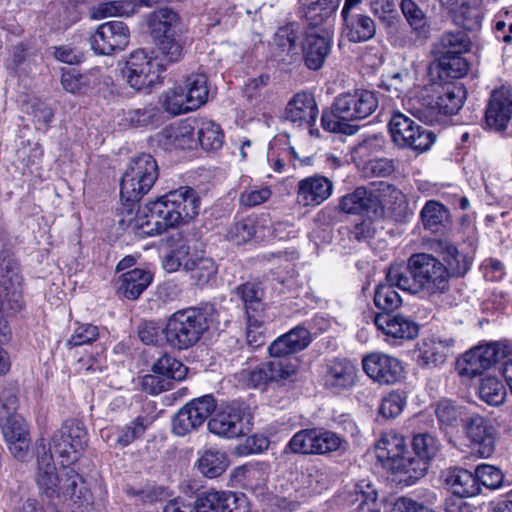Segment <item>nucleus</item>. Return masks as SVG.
<instances>
[{"instance_id":"1","label":"nucleus","mask_w":512,"mask_h":512,"mask_svg":"<svg viewBox=\"0 0 512 512\" xmlns=\"http://www.w3.org/2000/svg\"><path fill=\"white\" fill-rule=\"evenodd\" d=\"M429 250L446 262L429 253H414L407 261V272L399 267L388 270V279L396 283L398 288L424 298H434L446 294L450 290V279L463 276L469 270V261L457 247L447 239H431Z\"/></svg>"},{"instance_id":"2","label":"nucleus","mask_w":512,"mask_h":512,"mask_svg":"<svg viewBox=\"0 0 512 512\" xmlns=\"http://www.w3.org/2000/svg\"><path fill=\"white\" fill-rule=\"evenodd\" d=\"M38 456L37 484L42 496L51 502L67 505L72 512H88L93 496L82 477L70 465L56 471L51 453Z\"/></svg>"},{"instance_id":"3","label":"nucleus","mask_w":512,"mask_h":512,"mask_svg":"<svg viewBox=\"0 0 512 512\" xmlns=\"http://www.w3.org/2000/svg\"><path fill=\"white\" fill-rule=\"evenodd\" d=\"M379 105L377 93L366 89H355L337 96L330 111H324L321 125L324 130L346 135L355 134L359 126L351 121L362 120L372 115Z\"/></svg>"},{"instance_id":"4","label":"nucleus","mask_w":512,"mask_h":512,"mask_svg":"<svg viewBox=\"0 0 512 512\" xmlns=\"http://www.w3.org/2000/svg\"><path fill=\"white\" fill-rule=\"evenodd\" d=\"M209 328L207 315L199 308H187L174 312L162 329L164 340L172 348L186 350L194 346Z\"/></svg>"},{"instance_id":"5","label":"nucleus","mask_w":512,"mask_h":512,"mask_svg":"<svg viewBox=\"0 0 512 512\" xmlns=\"http://www.w3.org/2000/svg\"><path fill=\"white\" fill-rule=\"evenodd\" d=\"M510 353L511 348L507 343H481L457 358L456 371L461 377L472 379L509 357Z\"/></svg>"},{"instance_id":"6","label":"nucleus","mask_w":512,"mask_h":512,"mask_svg":"<svg viewBox=\"0 0 512 512\" xmlns=\"http://www.w3.org/2000/svg\"><path fill=\"white\" fill-rule=\"evenodd\" d=\"M392 141L401 148H408L415 152H426L436 141V134L413 119L394 110L388 123Z\"/></svg>"},{"instance_id":"7","label":"nucleus","mask_w":512,"mask_h":512,"mask_svg":"<svg viewBox=\"0 0 512 512\" xmlns=\"http://www.w3.org/2000/svg\"><path fill=\"white\" fill-rule=\"evenodd\" d=\"M297 369V359L271 360L252 369L242 370L239 379L250 388L265 390L274 384H284L296 374Z\"/></svg>"},{"instance_id":"8","label":"nucleus","mask_w":512,"mask_h":512,"mask_svg":"<svg viewBox=\"0 0 512 512\" xmlns=\"http://www.w3.org/2000/svg\"><path fill=\"white\" fill-rule=\"evenodd\" d=\"M86 444L87 432L77 420L66 421L51 439V447L61 459L62 465L76 463Z\"/></svg>"},{"instance_id":"9","label":"nucleus","mask_w":512,"mask_h":512,"mask_svg":"<svg viewBox=\"0 0 512 512\" xmlns=\"http://www.w3.org/2000/svg\"><path fill=\"white\" fill-rule=\"evenodd\" d=\"M252 416L243 404L226 405L208 422L211 433L225 438H236L251 428Z\"/></svg>"},{"instance_id":"10","label":"nucleus","mask_w":512,"mask_h":512,"mask_svg":"<svg viewBox=\"0 0 512 512\" xmlns=\"http://www.w3.org/2000/svg\"><path fill=\"white\" fill-rule=\"evenodd\" d=\"M130 87L142 90L160 83L161 65L158 60L150 58L143 50L131 53L122 70Z\"/></svg>"},{"instance_id":"11","label":"nucleus","mask_w":512,"mask_h":512,"mask_svg":"<svg viewBox=\"0 0 512 512\" xmlns=\"http://www.w3.org/2000/svg\"><path fill=\"white\" fill-rule=\"evenodd\" d=\"M158 178V166L150 154L133 158L120 180V192H149Z\"/></svg>"},{"instance_id":"12","label":"nucleus","mask_w":512,"mask_h":512,"mask_svg":"<svg viewBox=\"0 0 512 512\" xmlns=\"http://www.w3.org/2000/svg\"><path fill=\"white\" fill-rule=\"evenodd\" d=\"M215 409L216 401L212 395L193 399L173 417L172 432L177 436L189 434L202 426Z\"/></svg>"},{"instance_id":"13","label":"nucleus","mask_w":512,"mask_h":512,"mask_svg":"<svg viewBox=\"0 0 512 512\" xmlns=\"http://www.w3.org/2000/svg\"><path fill=\"white\" fill-rule=\"evenodd\" d=\"M130 42V29L122 21L100 24L90 37L92 50L99 55H111L124 50Z\"/></svg>"},{"instance_id":"14","label":"nucleus","mask_w":512,"mask_h":512,"mask_svg":"<svg viewBox=\"0 0 512 512\" xmlns=\"http://www.w3.org/2000/svg\"><path fill=\"white\" fill-rule=\"evenodd\" d=\"M332 34L328 28L307 29L301 41L302 59L309 70L321 69L331 51Z\"/></svg>"},{"instance_id":"15","label":"nucleus","mask_w":512,"mask_h":512,"mask_svg":"<svg viewBox=\"0 0 512 512\" xmlns=\"http://www.w3.org/2000/svg\"><path fill=\"white\" fill-rule=\"evenodd\" d=\"M154 374L144 377V386L150 387L153 394L171 388V380L181 381L186 377L187 367L176 358L164 354L152 366Z\"/></svg>"},{"instance_id":"16","label":"nucleus","mask_w":512,"mask_h":512,"mask_svg":"<svg viewBox=\"0 0 512 512\" xmlns=\"http://www.w3.org/2000/svg\"><path fill=\"white\" fill-rule=\"evenodd\" d=\"M362 368L369 378L379 384L391 385L400 381L404 368L393 356L383 353H371L362 360Z\"/></svg>"},{"instance_id":"17","label":"nucleus","mask_w":512,"mask_h":512,"mask_svg":"<svg viewBox=\"0 0 512 512\" xmlns=\"http://www.w3.org/2000/svg\"><path fill=\"white\" fill-rule=\"evenodd\" d=\"M319 114L314 96L307 92H300L293 96L285 109V118L297 127L309 128L311 135H318L313 127Z\"/></svg>"},{"instance_id":"18","label":"nucleus","mask_w":512,"mask_h":512,"mask_svg":"<svg viewBox=\"0 0 512 512\" xmlns=\"http://www.w3.org/2000/svg\"><path fill=\"white\" fill-rule=\"evenodd\" d=\"M512 116V90L501 87L492 92L485 111L486 125L497 132L507 128Z\"/></svg>"},{"instance_id":"19","label":"nucleus","mask_w":512,"mask_h":512,"mask_svg":"<svg viewBox=\"0 0 512 512\" xmlns=\"http://www.w3.org/2000/svg\"><path fill=\"white\" fill-rule=\"evenodd\" d=\"M465 432L471 448L481 458L490 457L495 449L493 427L478 414L471 415L465 422Z\"/></svg>"},{"instance_id":"20","label":"nucleus","mask_w":512,"mask_h":512,"mask_svg":"<svg viewBox=\"0 0 512 512\" xmlns=\"http://www.w3.org/2000/svg\"><path fill=\"white\" fill-rule=\"evenodd\" d=\"M146 24L153 40L183 35V21L179 13L169 7H162L149 13Z\"/></svg>"},{"instance_id":"21","label":"nucleus","mask_w":512,"mask_h":512,"mask_svg":"<svg viewBox=\"0 0 512 512\" xmlns=\"http://www.w3.org/2000/svg\"><path fill=\"white\" fill-rule=\"evenodd\" d=\"M311 342V333L304 326H296L289 332L276 338L268 347V353L273 360L291 359L289 356L296 354Z\"/></svg>"},{"instance_id":"22","label":"nucleus","mask_w":512,"mask_h":512,"mask_svg":"<svg viewBox=\"0 0 512 512\" xmlns=\"http://www.w3.org/2000/svg\"><path fill=\"white\" fill-rule=\"evenodd\" d=\"M2 434L13 456L23 460L28 454L30 437L27 424L21 415L1 420Z\"/></svg>"},{"instance_id":"23","label":"nucleus","mask_w":512,"mask_h":512,"mask_svg":"<svg viewBox=\"0 0 512 512\" xmlns=\"http://www.w3.org/2000/svg\"><path fill=\"white\" fill-rule=\"evenodd\" d=\"M160 199L167 205V211H162V215L174 225L188 222L200 210V200L196 194H163Z\"/></svg>"},{"instance_id":"24","label":"nucleus","mask_w":512,"mask_h":512,"mask_svg":"<svg viewBox=\"0 0 512 512\" xmlns=\"http://www.w3.org/2000/svg\"><path fill=\"white\" fill-rule=\"evenodd\" d=\"M157 142L164 150L168 151L196 148L195 120L182 121L164 128L157 134Z\"/></svg>"},{"instance_id":"25","label":"nucleus","mask_w":512,"mask_h":512,"mask_svg":"<svg viewBox=\"0 0 512 512\" xmlns=\"http://www.w3.org/2000/svg\"><path fill=\"white\" fill-rule=\"evenodd\" d=\"M453 345V339H422L415 349L416 362L423 368L439 367L446 362Z\"/></svg>"},{"instance_id":"26","label":"nucleus","mask_w":512,"mask_h":512,"mask_svg":"<svg viewBox=\"0 0 512 512\" xmlns=\"http://www.w3.org/2000/svg\"><path fill=\"white\" fill-rule=\"evenodd\" d=\"M148 426L149 420L146 417L138 416L124 426L106 427L101 429L100 436L108 446L113 448H123L141 437Z\"/></svg>"},{"instance_id":"27","label":"nucleus","mask_w":512,"mask_h":512,"mask_svg":"<svg viewBox=\"0 0 512 512\" xmlns=\"http://www.w3.org/2000/svg\"><path fill=\"white\" fill-rule=\"evenodd\" d=\"M374 324L385 335L395 339H414L418 336V325L403 315L379 313L374 318Z\"/></svg>"},{"instance_id":"28","label":"nucleus","mask_w":512,"mask_h":512,"mask_svg":"<svg viewBox=\"0 0 512 512\" xmlns=\"http://www.w3.org/2000/svg\"><path fill=\"white\" fill-rule=\"evenodd\" d=\"M357 378L356 366L347 359H334L326 366L324 384L327 388L340 391L352 387Z\"/></svg>"},{"instance_id":"29","label":"nucleus","mask_w":512,"mask_h":512,"mask_svg":"<svg viewBox=\"0 0 512 512\" xmlns=\"http://www.w3.org/2000/svg\"><path fill=\"white\" fill-rule=\"evenodd\" d=\"M0 279L8 293L19 295L22 290L23 277L20 265L12 251L3 248L0 251Z\"/></svg>"},{"instance_id":"30","label":"nucleus","mask_w":512,"mask_h":512,"mask_svg":"<svg viewBox=\"0 0 512 512\" xmlns=\"http://www.w3.org/2000/svg\"><path fill=\"white\" fill-rule=\"evenodd\" d=\"M343 18L342 33L351 42H365L376 33L374 20L364 14L341 15Z\"/></svg>"},{"instance_id":"31","label":"nucleus","mask_w":512,"mask_h":512,"mask_svg":"<svg viewBox=\"0 0 512 512\" xmlns=\"http://www.w3.org/2000/svg\"><path fill=\"white\" fill-rule=\"evenodd\" d=\"M150 214L144 222L138 227V235L155 236L164 233L169 227H173L174 223H170L168 218L162 215V211H167V205L161 201L160 197L148 204Z\"/></svg>"},{"instance_id":"32","label":"nucleus","mask_w":512,"mask_h":512,"mask_svg":"<svg viewBox=\"0 0 512 512\" xmlns=\"http://www.w3.org/2000/svg\"><path fill=\"white\" fill-rule=\"evenodd\" d=\"M119 294L127 299H137L152 281V274L144 269L135 268L120 277Z\"/></svg>"},{"instance_id":"33","label":"nucleus","mask_w":512,"mask_h":512,"mask_svg":"<svg viewBox=\"0 0 512 512\" xmlns=\"http://www.w3.org/2000/svg\"><path fill=\"white\" fill-rule=\"evenodd\" d=\"M340 205L346 213L365 214L369 218L382 213L380 201L375 194H345Z\"/></svg>"},{"instance_id":"34","label":"nucleus","mask_w":512,"mask_h":512,"mask_svg":"<svg viewBox=\"0 0 512 512\" xmlns=\"http://www.w3.org/2000/svg\"><path fill=\"white\" fill-rule=\"evenodd\" d=\"M452 492L462 498L476 496L481 492L475 473L462 468H454L449 471L446 478Z\"/></svg>"},{"instance_id":"35","label":"nucleus","mask_w":512,"mask_h":512,"mask_svg":"<svg viewBox=\"0 0 512 512\" xmlns=\"http://www.w3.org/2000/svg\"><path fill=\"white\" fill-rule=\"evenodd\" d=\"M299 35L300 31L296 23H288L279 27L274 35V44L278 56H287L291 60L297 57L299 55L297 44Z\"/></svg>"},{"instance_id":"36","label":"nucleus","mask_w":512,"mask_h":512,"mask_svg":"<svg viewBox=\"0 0 512 512\" xmlns=\"http://www.w3.org/2000/svg\"><path fill=\"white\" fill-rule=\"evenodd\" d=\"M195 135L197 145L206 151H216L223 145L224 135L222 129L213 121L201 119L195 120Z\"/></svg>"},{"instance_id":"37","label":"nucleus","mask_w":512,"mask_h":512,"mask_svg":"<svg viewBox=\"0 0 512 512\" xmlns=\"http://www.w3.org/2000/svg\"><path fill=\"white\" fill-rule=\"evenodd\" d=\"M228 457L224 452L215 449L205 450L197 460V468L207 478H217L228 468Z\"/></svg>"},{"instance_id":"38","label":"nucleus","mask_w":512,"mask_h":512,"mask_svg":"<svg viewBox=\"0 0 512 512\" xmlns=\"http://www.w3.org/2000/svg\"><path fill=\"white\" fill-rule=\"evenodd\" d=\"M470 45V39L464 31L446 32L435 44L434 51L440 58L463 54L470 49Z\"/></svg>"},{"instance_id":"39","label":"nucleus","mask_w":512,"mask_h":512,"mask_svg":"<svg viewBox=\"0 0 512 512\" xmlns=\"http://www.w3.org/2000/svg\"><path fill=\"white\" fill-rule=\"evenodd\" d=\"M183 265L185 270L190 271L191 279L198 287L208 285L217 274V266L211 258H191L186 260Z\"/></svg>"},{"instance_id":"40","label":"nucleus","mask_w":512,"mask_h":512,"mask_svg":"<svg viewBox=\"0 0 512 512\" xmlns=\"http://www.w3.org/2000/svg\"><path fill=\"white\" fill-rule=\"evenodd\" d=\"M185 89L187 103L193 110L200 108L208 101L209 89L207 86V76L203 73H193L185 80Z\"/></svg>"},{"instance_id":"41","label":"nucleus","mask_w":512,"mask_h":512,"mask_svg":"<svg viewBox=\"0 0 512 512\" xmlns=\"http://www.w3.org/2000/svg\"><path fill=\"white\" fill-rule=\"evenodd\" d=\"M466 92L463 86L449 85L436 98L435 107L438 115H453L462 107Z\"/></svg>"},{"instance_id":"42","label":"nucleus","mask_w":512,"mask_h":512,"mask_svg":"<svg viewBox=\"0 0 512 512\" xmlns=\"http://www.w3.org/2000/svg\"><path fill=\"white\" fill-rule=\"evenodd\" d=\"M435 414L441 428H456L468 415L466 407L449 399H442L437 403Z\"/></svg>"},{"instance_id":"43","label":"nucleus","mask_w":512,"mask_h":512,"mask_svg":"<svg viewBox=\"0 0 512 512\" xmlns=\"http://www.w3.org/2000/svg\"><path fill=\"white\" fill-rule=\"evenodd\" d=\"M408 110L416 118L432 123L438 120V112L435 107V99L427 89L421 90L420 94L409 100Z\"/></svg>"},{"instance_id":"44","label":"nucleus","mask_w":512,"mask_h":512,"mask_svg":"<svg viewBox=\"0 0 512 512\" xmlns=\"http://www.w3.org/2000/svg\"><path fill=\"white\" fill-rule=\"evenodd\" d=\"M135 6L129 0L101 2L91 9V18L102 20L109 17H129L134 15Z\"/></svg>"},{"instance_id":"45","label":"nucleus","mask_w":512,"mask_h":512,"mask_svg":"<svg viewBox=\"0 0 512 512\" xmlns=\"http://www.w3.org/2000/svg\"><path fill=\"white\" fill-rule=\"evenodd\" d=\"M386 283L379 284L375 289L374 304L384 313H389L399 308L402 300L395 287H398L396 283H393L388 279L386 275Z\"/></svg>"},{"instance_id":"46","label":"nucleus","mask_w":512,"mask_h":512,"mask_svg":"<svg viewBox=\"0 0 512 512\" xmlns=\"http://www.w3.org/2000/svg\"><path fill=\"white\" fill-rule=\"evenodd\" d=\"M236 294L244 304L246 317L263 315L262 290L255 283H245L236 288Z\"/></svg>"},{"instance_id":"47","label":"nucleus","mask_w":512,"mask_h":512,"mask_svg":"<svg viewBox=\"0 0 512 512\" xmlns=\"http://www.w3.org/2000/svg\"><path fill=\"white\" fill-rule=\"evenodd\" d=\"M405 447L403 437L393 431L385 432L376 442L375 448L380 459H400Z\"/></svg>"},{"instance_id":"48","label":"nucleus","mask_w":512,"mask_h":512,"mask_svg":"<svg viewBox=\"0 0 512 512\" xmlns=\"http://www.w3.org/2000/svg\"><path fill=\"white\" fill-rule=\"evenodd\" d=\"M187 95L182 86H174L165 91L161 98V104L164 110L172 115H180L193 111L186 101Z\"/></svg>"},{"instance_id":"49","label":"nucleus","mask_w":512,"mask_h":512,"mask_svg":"<svg viewBox=\"0 0 512 512\" xmlns=\"http://www.w3.org/2000/svg\"><path fill=\"white\" fill-rule=\"evenodd\" d=\"M288 449L295 454H318L317 428L303 429L298 431L290 439L288 443Z\"/></svg>"},{"instance_id":"50","label":"nucleus","mask_w":512,"mask_h":512,"mask_svg":"<svg viewBox=\"0 0 512 512\" xmlns=\"http://www.w3.org/2000/svg\"><path fill=\"white\" fill-rule=\"evenodd\" d=\"M377 497L378 492L373 483L368 479H362L347 491L346 500L351 505L358 504V507H363L374 503Z\"/></svg>"},{"instance_id":"51","label":"nucleus","mask_w":512,"mask_h":512,"mask_svg":"<svg viewBox=\"0 0 512 512\" xmlns=\"http://www.w3.org/2000/svg\"><path fill=\"white\" fill-rule=\"evenodd\" d=\"M478 393L484 402L493 406L502 404L506 398V389L496 377L482 379Z\"/></svg>"},{"instance_id":"52","label":"nucleus","mask_w":512,"mask_h":512,"mask_svg":"<svg viewBox=\"0 0 512 512\" xmlns=\"http://www.w3.org/2000/svg\"><path fill=\"white\" fill-rule=\"evenodd\" d=\"M162 57L168 63H176L183 58L185 41L183 35H175L154 41Z\"/></svg>"},{"instance_id":"53","label":"nucleus","mask_w":512,"mask_h":512,"mask_svg":"<svg viewBox=\"0 0 512 512\" xmlns=\"http://www.w3.org/2000/svg\"><path fill=\"white\" fill-rule=\"evenodd\" d=\"M255 233L254 221L246 218L229 225L225 233V239L235 245H241L250 241Z\"/></svg>"},{"instance_id":"54","label":"nucleus","mask_w":512,"mask_h":512,"mask_svg":"<svg viewBox=\"0 0 512 512\" xmlns=\"http://www.w3.org/2000/svg\"><path fill=\"white\" fill-rule=\"evenodd\" d=\"M412 446L417 457L428 461L433 459L440 449L438 439L429 433L415 435L412 441Z\"/></svg>"},{"instance_id":"55","label":"nucleus","mask_w":512,"mask_h":512,"mask_svg":"<svg viewBox=\"0 0 512 512\" xmlns=\"http://www.w3.org/2000/svg\"><path fill=\"white\" fill-rule=\"evenodd\" d=\"M26 113L31 116L36 130L47 131L53 118V112L50 107L42 101L35 99L27 104Z\"/></svg>"},{"instance_id":"56","label":"nucleus","mask_w":512,"mask_h":512,"mask_svg":"<svg viewBox=\"0 0 512 512\" xmlns=\"http://www.w3.org/2000/svg\"><path fill=\"white\" fill-rule=\"evenodd\" d=\"M454 17V20L465 28H470L469 21L475 16L476 10L472 9L467 0H438Z\"/></svg>"},{"instance_id":"57","label":"nucleus","mask_w":512,"mask_h":512,"mask_svg":"<svg viewBox=\"0 0 512 512\" xmlns=\"http://www.w3.org/2000/svg\"><path fill=\"white\" fill-rule=\"evenodd\" d=\"M421 217L425 228L436 231L448 218V211L441 203L428 201L421 211Z\"/></svg>"},{"instance_id":"58","label":"nucleus","mask_w":512,"mask_h":512,"mask_svg":"<svg viewBox=\"0 0 512 512\" xmlns=\"http://www.w3.org/2000/svg\"><path fill=\"white\" fill-rule=\"evenodd\" d=\"M347 442L335 432L317 428L318 454H327L334 451L345 450Z\"/></svg>"},{"instance_id":"59","label":"nucleus","mask_w":512,"mask_h":512,"mask_svg":"<svg viewBox=\"0 0 512 512\" xmlns=\"http://www.w3.org/2000/svg\"><path fill=\"white\" fill-rule=\"evenodd\" d=\"M333 8L327 5L326 0H318L312 3L307 12L306 19L309 24L308 29L325 28L322 26L332 16Z\"/></svg>"},{"instance_id":"60","label":"nucleus","mask_w":512,"mask_h":512,"mask_svg":"<svg viewBox=\"0 0 512 512\" xmlns=\"http://www.w3.org/2000/svg\"><path fill=\"white\" fill-rule=\"evenodd\" d=\"M224 491H206L199 494L194 503L195 512H223Z\"/></svg>"},{"instance_id":"61","label":"nucleus","mask_w":512,"mask_h":512,"mask_svg":"<svg viewBox=\"0 0 512 512\" xmlns=\"http://www.w3.org/2000/svg\"><path fill=\"white\" fill-rule=\"evenodd\" d=\"M475 476L478 485H483L489 489H497L503 483V473L495 466L488 464L478 465L475 470Z\"/></svg>"},{"instance_id":"62","label":"nucleus","mask_w":512,"mask_h":512,"mask_svg":"<svg viewBox=\"0 0 512 512\" xmlns=\"http://www.w3.org/2000/svg\"><path fill=\"white\" fill-rule=\"evenodd\" d=\"M263 323L264 315L247 317L246 341L252 349H257L265 343Z\"/></svg>"},{"instance_id":"63","label":"nucleus","mask_w":512,"mask_h":512,"mask_svg":"<svg viewBox=\"0 0 512 512\" xmlns=\"http://www.w3.org/2000/svg\"><path fill=\"white\" fill-rule=\"evenodd\" d=\"M400 7L404 17L413 30L420 31L426 26V15L413 0H402Z\"/></svg>"},{"instance_id":"64","label":"nucleus","mask_w":512,"mask_h":512,"mask_svg":"<svg viewBox=\"0 0 512 512\" xmlns=\"http://www.w3.org/2000/svg\"><path fill=\"white\" fill-rule=\"evenodd\" d=\"M406 405V397L400 392H391L381 401L379 413L384 418H395L401 414Z\"/></svg>"}]
</instances>
